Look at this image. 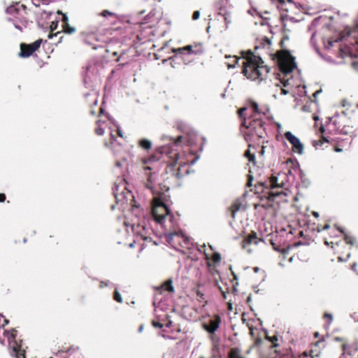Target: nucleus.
I'll use <instances>...</instances> for the list:
<instances>
[{
    "label": "nucleus",
    "instance_id": "obj_1",
    "mask_svg": "<svg viewBox=\"0 0 358 358\" xmlns=\"http://www.w3.org/2000/svg\"><path fill=\"white\" fill-rule=\"evenodd\" d=\"M243 74L249 80L260 83L265 80L269 72L261 57L255 55L251 51L243 52Z\"/></svg>",
    "mask_w": 358,
    "mask_h": 358
},
{
    "label": "nucleus",
    "instance_id": "obj_2",
    "mask_svg": "<svg viewBox=\"0 0 358 358\" xmlns=\"http://www.w3.org/2000/svg\"><path fill=\"white\" fill-rule=\"evenodd\" d=\"M241 130L248 142H259L266 134L263 122L257 117L245 119L242 123Z\"/></svg>",
    "mask_w": 358,
    "mask_h": 358
},
{
    "label": "nucleus",
    "instance_id": "obj_3",
    "mask_svg": "<svg viewBox=\"0 0 358 358\" xmlns=\"http://www.w3.org/2000/svg\"><path fill=\"white\" fill-rule=\"evenodd\" d=\"M241 130L248 142H259L266 134L263 122L257 117L245 119L242 123Z\"/></svg>",
    "mask_w": 358,
    "mask_h": 358
},
{
    "label": "nucleus",
    "instance_id": "obj_4",
    "mask_svg": "<svg viewBox=\"0 0 358 358\" xmlns=\"http://www.w3.org/2000/svg\"><path fill=\"white\" fill-rule=\"evenodd\" d=\"M170 213L169 209L159 197L152 201V215L155 221L160 224L164 222L165 217Z\"/></svg>",
    "mask_w": 358,
    "mask_h": 358
},
{
    "label": "nucleus",
    "instance_id": "obj_5",
    "mask_svg": "<svg viewBox=\"0 0 358 358\" xmlns=\"http://www.w3.org/2000/svg\"><path fill=\"white\" fill-rule=\"evenodd\" d=\"M278 62L280 71L285 74L291 73L296 67L294 58L288 52L278 53Z\"/></svg>",
    "mask_w": 358,
    "mask_h": 358
},
{
    "label": "nucleus",
    "instance_id": "obj_6",
    "mask_svg": "<svg viewBox=\"0 0 358 358\" xmlns=\"http://www.w3.org/2000/svg\"><path fill=\"white\" fill-rule=\"evenodd\" d=\"M286 139L292 144L293 152L301 155L303 151V145L299 138L295 136L291 131L285 134Z\"/></svg>",
    "mask_w": 358,
    "mask_h": 358
},
{
    "label": "nucleus",
    "instance_id": "obj_7",
    "mask_svg": "<svg viewBox=\"0 0 358 358\" xmlns=\"http://www.w3.org/2000/svg\"><path fill=\"white\" fill-rule=\"evenodd\" d=\"M41 42L42 40L38 39L29 45L22 44L20 55L22 57H29L34 52H35L36 50L39 48Z\"/></svg>",
    "mask_w": 358,
    "mask_h": 358
},
{
    "label": "nucleus",
    "instance_id": "obj_8",
    "mask_svg": "<svg viewBox=\"0 0 358 358\" xmlns=\"http://www.w3.org/2000/svg\"><path fill=\"white\" fill-rule=\"evenodd\" d=\"M287 173H280L277 176L273 175L270 178V186L271 188L286 187L287 185Z\"/></svg>",
    "mask_w": 358,
    "mask_h": 358
},
{
    "label": "nucleus",
    "instance_id": "obj_9",
    "mask_svg": "<svg viewBox=\"0 0 358 358\" xmlns=\"http://www.w3.org/2000/svg\"><path fill=\"white\" fill-rule=\"evenodd\" d=\"M343 353L341 358H344L346 354L352 355L356 353L358 351V342L355 341L349 345L343 344Z\"/></svg>",
    "mask_w": 358,
    "mask_h": 358
},
{
    "label": "nucleus",
    "instance_id": "obj_10",
    "mask_svg": "<svg viewBox=\"0 0 358 358\" xmlns=\"http://www.w3.org/2000/svg\"><path fill=\"white\" fill-rule=\"evenodd\" d=\"M220 324V318L217 316L215 320H210L208 324H204V329L209 333H215L219 328Z\"/></svg>",
    "mask_w": 358,
    "mask_h": 358
},
{
    "label": "nucleus",
    "instance_id": "obj_11",
    "mask_svg": "<svg viewBox=\"0 0 358 358\" xmlns=\"http://www.w3.org/2000/svg\"><path fill=\"white\" fill-rule=\"evenodd\" d=\"M182 50H186L187 53L189 55H198L203 52L201 45L196 44L194 45H189L185 47H182Z\"/></svg>",
    "mask_w": 358,
    "mask_h": 358
},
{
    "label": "nucleus",
    "instance_id": "obj_12",
    "mask_svg": "<svg viewBox=\"0 0 358 358\" xmlns=\"http://www.w3.org/2000/svg\"><path fill=\"white\" fill-rule=\"evenodd\" d=\"M286 87H287L286 83H283L282 85L280 82L276 83L275 84V92L273 95V97H275V98L277 97V93L278 92V91L280 92V94H281V95L287 94L288 93V91L285 89Z\"/></svg>",
    "mask_w": 358,
    "mask_h": 358
},
{
    "label": "nucleus",
    "instance_id": "obj_13",
    "mask_svg": "<svg viewBox=\"0 0 358 358\" xmlns=\"http://www.w3.org/2000/svg\"><path fill=\"white\" fill-rule=\"evenodd\" d=\"M222 9L220 8V11L219 12V15H221L224 17V20L225 22V29H227L232 22L231 15L229 12L224 10L222 13Z\"/></svg>",
    "mask_w": 358,
    "mask_h": 358
},
{
    "label": "nucleus",
    "instance_id": "obj_14",
    "mask_svg": "<svg viewBox=\"0 0 358 358\" xmlns=\"http://www.w3.org/2000/svg\"><path fill=\"white\" fill-rule=\"evenodd\" d=\"M229 358H245L241 355V349L238 348H231L229 352Z\"/></svg>",
    "mask_w": 358,
    "mask_h": 358
},
{
    "label": "nucleus",
    "instance_id": "obj_15",
    "mask_svg": "<svg viewBox=\"0 0 358 358\" xmlns=\"http://www.w3.org/2000/svg\"><path fill=\"white\" fill-rule=\"evenodd\" d=\"M258 243L257 238L255 234H252L250 235L247 239L243 241V247L245 248L247 244H255L257 245Z\"/></svg>",
    "mask_w": 358,
    "mask_h": 358
},
{
    "label": "nucleus",
    "instance_id": "obj_16",
    "mask_svg": "<svg viewBox=\"0 0 358 358\" xmlns=\"http://www.w3.org/2000/svg\"><path fill=\"white\" fill-rule=\"evenodd\" d=\"M225 57H226V59H231V61H229V62H226V64H227L228 69L235 68L239 59L236 56L231 57V56L226 55Z\"/></svg>",
    "mask_w": 358,
    "mask_h": 358
},
{
    "label": "nucleus",
    "instance_id": "obj_17",
    "mask_svg": "<svg viewBox=\"0 0 358 358\" xmlns=\"http://www.w3.org/2000/svg\"><path fill=\"white\" fill-rule=\"evenodd\" d=\"M276 5L278 10H288V5L284 0H271Z\"/></svg>",
    "mask_w": 358,
    "mask_h": 358
},
{
    "label": "nucleus",
    "instance_id": "obj_18",
    "mask_svg": "<svg viewBox=\"0 0 358 358\" xmlns=\"http://www.w3.org/2000/svg\"><path fill=\"white\" fill-rule=\"evenodd\" d=\"M162 289L163 290H166V291H168L169 292H173L174 291V288H173V286L172 285V281L171 280H168L166 282H164L162 285Z\"/></svg>",
    "mask_w": 358,
    "mask_h": 358
},
{
    "label": "nucleus",
    "instance_id": "obj_19",
    "mask_svg": "<svg viewBox=\"0 0 358 358\" xmlns=\"http://www.w3.org/2000/svg\"><path fill=\"white\" fill-rule=\"evenodd\" d=\"M140 145L145 149V150H149L152 147V143L151 141H150L149 140H147V139H143L140 141Z\"/></svg>",
    "mask_w": 358,
    "mask_h": 358
},
{
    "label": "nucleus",
    "instance_id": "obj_20",
    "mask_svg": "<svg viewBox=\"0 0 358 358\" xmlns=\"http://www.w3.org/2000/svg\"><path fill=\"white\" fill-rule=\"evenodd\" d=\"M180 236L182 238H184L185 241H187V238L185 237L182 234H179V233H172V234H170L168 236V241H169V242L171 243L175 238H180Z\"/></svg>",
    "mask_w": 358,
    "mask_h": 358
},
{
    "label": "nucleus",
    "instance_id": "obj_21",
    "mask_svg": "<svg viewBox=\"0 0 358 358\" xmlns=\"http://www.w3.org/2000/svg\"><path fill=\"white\" fill-rule=\"evenodd\" d=\"M64 31L66 34H71L76 31V28L71 27L68 23L63 25Z\"/></svg>",
    "mask_w": 358,
    "mask_h": 358
},
{
    "label": "nucleus",
    "instance_id": "obj_22",
    "mask_svg": "<svg viewBox=\"0 0 358 358\" xmlns=\"http://www.w3.org/2000/svg\"><path fill=\"white\" fill-rule=\"evenodd\" d=\"M154 181H155V178L153 176V173H150L149 175H148V182L146 184V187L148 189H152Z\"/></svg>",
    "mask_w": 358,
    "mask_h": 358
},
{
    "label": "nucleus",
    "instance_id": "obj_23",
    "mask_svg": "<svg viewBox=\"0 0 358 358\" xmlns=\"http://www.w3.org/2000/svg\"><path fill=\"white\" fill-rule=\"evenodd\" d=\"M231 208H232V215H233V217H234L236 212H237L241 208V204L235 203L232 206Z\"/></svg>",
    "mask_w": 358,
    "mask_h": 358
},
{
    "label": "nucleus",
    "instance_id": "obj_24",
    "mask_svg": "<svg viewBox=\"0 0 358 358\" xmlns=\"http://www.w3.org/2000/svg\"><path fill=\"white\" fill-rule=\"evenodd\" d=\"M245 156L246 157H248V160H249L250 162H254V161H255V155H252V154L250 153V150H247V151L245 152Z\"/></svg>",
    "mask_w": 358,
    "mask_h": 358
},
{
    "label": "nucleus",
    "instance_id": "obj_25",
    "mask_svg": "<svg viewBox=\"0 0 358 358\" xmlns=\"http://www.w3.org/2000/svg\"><path fill=\"white\" fill-rule=\"evenodd\" d=\"M212 259L214 262H219L221 260V255L218 252L213 255Z\"/></svg>",
    "mask_w": 358,
    "mask_h": 358
},
{
    "label": "nucleus",
    "instance_id": "obj_26",
    "mask_svg": "<svg viewBox=\"0 0 358 358\" xmlns=\"http://www.w3.org/2000/svg\"><path fill=\"white\" fill-rule=\"evenodd\" d=\"M114 299L115 301H117V302H120L121 303L122 301V299L121 297V295L118 292L117 290H115V295H114Z\"/></svg>",
    "mask_w": 358,
    "mask_h": 358
},
{
    "label": "nucleus",
    "instance_id": "obj_27",
    "mask_svg": "<svg viewBox=\"0 0 358 358\" xmlns=\"http://www.w3.org/2000/svg\"><path fill=\"white\" fill-rule=\"evenodd\" d=\"M251 108H252V109L254 113H259L258 104L256 102H252L251 103Z\"/></svg>",
    "mask_w": 358,
    "mask_h": 358
},
{
    "label": "nucleus",
    "instance_id": "obj_28",
    "mask_svg": "<svg viewBox=\"0 0 358 358\" xmlns=\"http://www.w3.org/2000/svg\"><path fill=\"white\" fill-rule=\"evenodd\" d=\"M173 52L176 54H185L187 53L186 50H182V48H178L173 50Z\"/></svg>",
    "mask_w": 358,
    "mask_h": 358
},
{
    "label": "nucleus",
    "instance_id": "obj_29",
    "mask_svg": "<svg viewBox=\"0 0 358 358\" xmlns=\"http://www.w3.org/2000/svg\"><path fill=\"white\" fill-rule=\"evenodd\" d=\"M98 127L96 129V133L98 135L102 136L104 134V129L101 128L99 125V122H97Z\"/></svg>",
    "mask_w": 358,
    "mask_h": 358
},
{
    "label": "nucleus",
    "instance_id": "obj_30",
    "mask_svg": "<svg viewBox=\"0 0 358 358\" xmlns=\"http://www.w3.org/2000/svg\"><path fill=\"white\" fill-rule=\"evenodd\" d=\"M58 21L56 20V21H52L51 22V24L50 25V30L52 31L54 30H55L57 28V26H58Z\"/></svg>",
    "mask_w": 358,
    "mask_h": 358
},
{
    "label": "nucleus",
    "instance_id": "obj_31",
    "mask_svg": "<svg viewBox=\"0 0 358 358\" xmlns=\"http://www.w3.org/2000/svg\"><path fill=\"white\" fill-rule=\"evenodd\" d=\"M101 15L102 16H103V17H108V16L113 15H114V13H112V12H110V11H108V10H103V11L101 13Z\"/></svg>",
    "mask_w": 358,
    "mask_h": 358
},
{
    "label": "nucleus",
    "instance_id": "obj_32",
    "mask_svg": "<svg viewBox=\"0 0 358 358\" xmlns=\"http://www.w3.org/2000/svg\"><path fill=\"white\" fill-rule=\"evenodd\" d=\"M58 14L62 15V21L64 22V24L68 23V17L65 14H63L60 11H58Z\"/></svg>",
    "mask_w": 358,
    "mask_h": 358
},
{
    "label": "nucleus",
    "instance_id": "obj_33",
    "mask_svg": "<svg viewBox=\"0 0 358 358\" xmlns=\"http://www.w3.org/2000/svg\"><path fill=\"white\" fill-rule=\"evenodd\" d=\"M152 325L156 328H162L164 327V324L155 320L152 322Z\"/></svg>",
    "mask_w": 358,
    "mask_h": 358
},
{
    "label": "nucleus",
    "instance_id": "obj_34",
    "mask_svg": "<svg viewBox=\"0 0 358 358\" xmlns=\"http://www.w3.org/2000/svg\"><path fill=\"white\" fill-rule=\"evenodd\" d=\"M200 17V12L199 10L194 11L192 15V19L196 20Z\"/></svg>",
    "mask_w": 358,
    "mask_h": 358
},
{
    "label": "nucleus",
    "instance_id": "obj_35",
    "mask_svg": "<svg viewBox=\"0 0 358 358\" xmlns=\"http://www.w3.org/2000/svg\"><path fill=\"white\" fill-rule=\"evenodd\" d=\"M345 241H346L347 243H349V244H352V243H352V241L351 238H350V237H349V236H348L347 235H345Z\"/></svg>",
    "mask_w": 358,
    "mask_h": 358
},
{
    "label": "nucleus",
    "instance_id": "obj_36",
    "mask_svg": "<svg viewBox=\"0 0 358 358\" xmlns=\"http://www.w3.org/2000/svg\"><path fill=\"white\" fill-rule=\"evenodd\" d=\"M245 110H246V108H241V109L238 110V115H239V116H240L241 117H243V113H244V111H245Z\"/></svg>",
    "mask_w": 358,
    "mask_h": 358
},
{
    "label": "nucleus",
    "instance_id": "obj_37",
    "mask_svg": "<svg viewBox=\"0 0 358 358\" xmlns=\"http://www.w3.org/2000/svg\"><path fill=\"white\" fill-rule=\"evenodd\" d=\"M324 317H325V318H328V319L329 320V323H331V322L333 317H332V315H331V314H327V313H326V314L324 315Z\"/></svg>",
    "mask_w": 358,
    "mask_h": 358
},
{
    "label": "nucleus",
    "instance_id": "obj_38",
    "mask_svg": "<svg viewBox=\"0 0 358 358\" xmlns=\"http://www.w3.org/2000/svg\"><path fill=\"white\" fill-rule=\"evenodd\" d=\"M161 336H162L163 338H166V339H170V340H173V339H175L173 337H171V336H166V335H165V334H161Z\"/></svg>",
    "mask_w": 358,
    "mask_h": 358
},
{
    "label": "nucleus",
    "instance_id": "obj_39",
    "mask_svg": "<svg viewBox=\"0 0 358 358\" xmlns=\"http://www.w3.org/2000/svg\"><path fill=\"white\" fill-rule=\"evenodd\" d=\"M6 199V196L4 194H0V202L4 201Z\"/></svg>",
    "mask_w": 358,
    "mask_h": 358
},
{
    "label": "nucleus",
    "instance_id": "obj_40",
    "mask_svg": "<svg viewBox=\"0 0 358 358\" xmlns=\"http://www.w3.org/2000/svg\"><path fill=\"white\" fill-rule=\"evenodd\" d=\"M252 178L251 176L249 177L248 182V186L250 187L252 186Z\"/></svg>",
    "mask_w": 358,
    "mask_h": 358
},
{
    "label": "nucleus",
    "instance_id": "obj_41",
    "mask_svg": "<svg viewBox=\"0 0 358 358\" xmlns=\"http://www.w3.org/2000/svg\"><path fill=\"white\" fill-rule=\"evenodd\" d=\"M117 134H118L119 136H120V137L123 136L122 132L121 131V130L119 128L117 129Z\"/></svg>",
    "mask_w": 358,
    "mask_h": 358
},
{
    "label": "nucleus",
    "instance_id": "obj_42",
    "mask_svg": "<svg viewBox=\"0 0 358 358\" xmlns=\"http://www.w3.org/2000/svg\"><path fill=\"white\" fill-rule=\"evenodd\" d=\"M172 324V322L171 321H169V322L166 324V327H170Z\"/></svg>",
    "mask_w": 358,
    "mask_h": 358
},
{
    "label": "nucleus",
    "instance_id": "obj_43",
    "mask_svg": "<svg viewBox=\"0 0 358 358\" xmlns=\"http://www.w3.org/2000/svg\"><path fill=\"white\" fill-rule=\"evenodd\" d=\"M329 228V224H325L323 227L324 230L328 229Z\"/></svg>",
    "mask_w": 358,
    "mask_h": 358
},
{
    "label": "nucleus",
    "instance_id": "obj_44",
    "mask_svg": "<svg viewBox=\"0 0 358 358\" xmlns=\"http://www.w3.org/2000/svg\"><path fill=\"white\" fill-rule=\"evenodd\" d=\"M144 169H145V171H148V170L150 171V170H151V169H152V168H151L150 166H145V167L144 168Z\"/></svg>",
    "mask_w": 358,
    "mask_h": 358
},
{
    "label": "nucleus",
    "instance_id": "obj_45",
    "mask_svg": "<svg viewBox=\"0 0 358 358\" xmlns=\"http://www.w3.org/2000/svg\"><path fill=\"white\" fill-rule=\"evenodd\" d=\"M110 137H111V140H112V142H111V143H112L113 141L115 139V136L113 134H110Z\"/></svg>",
    "mask_w": 358,
    "mask_h": 358
},
{
    "label": "nucleus",
    "instance_id": "obj_46",
    "mask_svg": "<svg viewBox=\"0 0 358 358\" xmlns=\"http://www.w3.org/2000/svg\"><path fill=\"white\" fill-rule=\"evenodd\" d=\"M55 35H57V34H50L48 35V38H52L53 37V36H55Z\"/></svg>",
    "mask_w": 358,
    "mask_h": 358
},
{
    "label": "nucleus",
    "instance_id": "obj_47",
    "mask_svg": "<svg viewBox=\"0 0 358 358\" xmlns=\"http://www.w3.org/2000/svg\"><path fill=\"white\" fill-rule=\"evenodd\" d=\"M143 326H141V327H139L138 331H139L140 332H141V331H143Z\"/></svg>",
    "mask_w": 358,
    "mask_h": 358
},
{
    "label": "nucleus",
    "instance_id": "obj_48",
    "mask_svg": "<svg viewBox=\"0 0 358 358\" xmlns=\"http://www.w3.org/2000/svg\"><path fill=\"white\" fill-rule=\"evenodd\" d=\"M356 266H357L356 264H354L353 266H352V269L354 271H355Z\"/></svg>",
    "mask_w": 358,
    "mask_h": 358
},
{
    "label": "nucleus",
    "instance_id": "obj_49",
    "mask_svg": "<svg viewBox=\"0 0 358 358\" xmlns=\"http://www.w3.org/2000/svg\"><path fill=\"white\" fill-rule=\"evenodd\" d=\"M181 138H182V137H181V136H178V139H177V141H178V142H179V141H180Z\"/></svg>",
    "mask_w": 358,
    "mask_h": 358
},
{
    "label": "nucleus",
    "instance_id": "obj_50",
    "mask_svg": "<svg viewBox=\"0 0 358 358\" xmlns=\"http://www.w3.org/2000/svg\"><path fill=\"white\" fill-rule=\"evenodd\" d=\"M336 152H341V151H342V150H341V149H340V148H336Z\"/></svg>",
    "mask_w": 358,
    "mask_h": 358
},
{
    "label": "nucleus",
    "instance_id": "obj_51",
    "mask_svg": "<svg viewBox=\"0 0 358 358\" xmlns=\"http://www.w3.org/2000/svg\"><path fill=\"white\" fill-rule=\"evenodd\" d=\"M313 215H314L315 217H318V213H316V212H314V213H313Z\"/></svg>",
    "mask_w": 358,
    "mask_h": 358
},
{
    "label": "nucleus",
    "instance_id": "obj_52",
    "mask_svg": "<svg viewBox=\"0 0 358 358\" xmlns=\"http://www.w3.org/2000/svg\"><path fill=\"white\" fill-rule=\"evenodd\" d=\"M5 324H7L8 323V321L6 319H4Z\"/></svg>",
    "mask_w": 358,
    "mask_h": 358
},
{
    "label": "nucleus",
    "instance_id": "obj_53",
    "mask_svg": "<svg viewBox=\"0 0 358 358\" xmlns=\"http://www.w3.org/2000/svg\"><path fill=\"white\" fill-rule=\"evenodd\" d=\"M338 229L341 233H343V229H341V228L338 227Z\"/></svg>",
    "mask_w": 358,
    "mask_h": 358
},
{
    "label": "nucleus",
    "instance_id": "obj_54",
    "mask_svg": "<svg viewBox=\"0 0 358 358\" xmlns=\"http://www.w3.org/2000/svg\"><path fill=\"white\" fill-rule=\"evenodd\" d=\"M15 28H17V29H21L20 28V27H19V26H17V25H15Z\"/></svg>",
    "mask_w": 358,
    "mask_h": 358
},
{
    "label": "nucleus",
    "instance_id": "obj_55",
    "mask_svg": "<svg viewBox=\"0 0 358 358\" xmlns=\"http://www.w3.org/2000/svg\"><path fill=\"white\" fill-rule=\"evenodd\" d=\"M288 3H289V6H291V1L289 0H288Z\"/></svg>",
    "mask_w": 358,
    "mask_h": 358
},
{
    "label": "nucleus",
    "instance_id": "obj_56",
    "mask_svg": "<svg viewBox=\"0 0 358 358\" xmlns=\"http://www.w3.org/2000/svg\"><path fill=\"white\" fill-rule=\"evenodd\" d=\"M129 246H130V247H133V243H131V244L129 245Z\"/></svg>",
    "mask_w": 358,
    "mask_h": 358
},
{
    "label": "nucleus",
    "instance_id": "obj_57",
    "mask_svg": "<svg viewBox=\"0 0 358 358\" xmlns=\"http://www.w3.org/2000/svg\"><path fill=\"white\" fill-rule=\"evenodd\" d=\"M264 147H262V152H264Z\"/></svg>",
    "mask_w": 358,
    "mask_h": 358
},
{
    "label": "nucleus",
    "instance_id": "obj_58",
    "mask_svg": "<svg viewBox=\"0 0 358 358\" xmlns=\"http://www.w3.org/2000/svg\"><path fill=\"white\" fill-rule=\"evenodd\" d=\"M356 43L358 44V40L356 41Z\"/></svg>",
    "mask_w": 358,
    "mask_h": 358
},
{
    "label": "nucleus",
    "instance_id": "obj_59",
    "mask_svg": "<svg viewBox=\"0 0 358 358\" xmlns=\"http://www.w3.org/2000/svg\"><path fill=\"white\" fill-rule=\"evenodd\" d=\"M201 358H204V357H201Z\"/></svg>",
    "mask_w": 358,
    "mask_h": 358
}]
</instances>
